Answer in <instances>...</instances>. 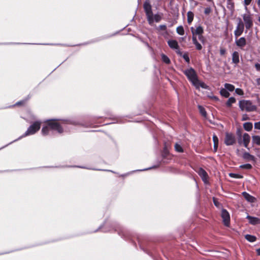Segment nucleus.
Here are the masks:
<instances>
[{
  "mask_svg": "<svg viewBox=\"0 0 260 260\" xmlns=\"http://www.w3.org/2000/svg\"><path fill=\"white\" fill-rule=\"evenodd\" d=\"M242 19L238 18V22L237 23L235 30H234V35L237 38L240 36L246 29V32L251 28L253 25V19L252 15L248 11L247 13L242 15Z\"/></svg>",
  "mask_w": 260,
  "mask_h": 260,
  "instance_id": "f257e3e1",
  "label": "nucleus"
},
{
  "mask_svg": "<svg viewBox=\"0 0 260 260\" xmlns=\"http://www.w3.org/2000/svg\"><path fill=\"white\" fill-rule=\"evenodd\" d=\"M46 122L47 125L43 126L42 129V134L44 136L50 134L51 131H56L58 133L61 134L63 132V128L61 126V123L64 122V120L61 121L60 123L58 120L55 119L48 120Z\"/></svg>",
  "mask_w": 260,
  "mask_h": 260,
  "instance_id": "f03ea898",
  "label": "nucleus"
},
{
  "mask_svg": "<svg viewBox=\"0 0 260 260\" xmlns=\"http://www.w3.org/2000/svg\"><path fill=\"white\" fill-rule=\"evenodd\" d=\"M239 107L242 111L251 112L255 111L256 106L252 104L250 101L242 100L239 103Z\"/></svg>",
  "mask_w": 260,
  "mask_h": 260,
  "instance_id": "7ed1b4c3",
  "label": "nucleus"
},
{
  "mask_svg": "<svg viewBox=\"0 0 260 260\" xmlns=\"http://www.w3.org/2000/svg\"><path fill=\"white\" fill-rule=\"evenodd\" d=\"M41 124V122L40 121H37L34 122L31 125H30L29 126L27 131L24 134V135L21 137H20L19 139L24 137L35 134L37 132H38L40 129Z\"/></svg>",
  "mask_w": 260,
  "mask_h": 260,
  "instance_id": "20e7f679",
  "label": "nucleus"
},
{
  "mask_svg": "<svg viewBox=\"0 0 260 260\" xmlns=\"http://www.w3.org/2000/svg\"><path fill=\"white\" fill-rule=\"evenodd\" d=\"M144 9L149 23L151 24L153 22V15L152 11L151 6L149 2H146L144 3Z\"/></svg>",
  "mask_w": 260,
  "mask_h": 260,
  "instance_id": "39448f33",
  "label": "nucleus"
},
{
  "mask_svg": "<svg viewBox=\"0 0 260 260\" xmlns=\"http://www.w3.org/2000/svg\"><path fill=\"white\" fill-rule=\"evenodd\" d=\"M184 73L192 84L193 83H196L198 79L196 73L192 68H190L189 69L184 71Z\"/></svg>",
  "mask_w": 260,
  "mask_h": 260,
  "instance_id": "423d86ee",
  "label": "nucleus"
},
{
  "mask_svg": "<svg viewBox=\"0 0 260 260\" xmlns=\"http://www.w3.org/2000/svg\"><path fill=\"white\" fill-rule=\"evenodd\" d=\"M236 142V139L235 136L229 133H225V137L224 139V143L227 146L232 145L235 144Z\"/></svg>",
  "mask_w": 260,
  "mask_h": 260,
  "instance_id": "0eeeda50",
  "label": "nucleus"
},
{
  "mask_svg": "<svg viewBox=\"0 0 260 260\" xmlns=\"http://www.w3.org/2000/svg\"><path fill=\"white\" fill-rule=\"evenodd\" d=\"M221 217L223 220L224 224L226 226H229L230 221V217L229 212L225 209H223L221 212Z\"/></svg>",
  "mask_w": 260,
  "mask_h": 260,
  "instance_id": "6e6552de",
  "label": "nucleus"
},
{
  "mask_svg": "<svg viewBox=\"0 0 260 260\" xmlns=\"http://www.w3.org/2000/svg\"><path fill=\"white\" fill-rule=\"evenodd\" d=\"M197 172L199 175L202 178L203 181L207 183L208 178L207 172L202 168H199Z\"/></svg>",
  "mask_w": 260,
  "mask_h": 260,
  "instance_id": "1a4fd4ad",
  "label": "nucleus"
},
{
  "mask_svg": "<svg viewBox=\"0 0 260 260\" xmlns=\"http://www.w3.org/2000/svg\"><path fill=\"white\" fill-rule=\"evenodd\" d=\"M235 43L238 47L242 48L246 44V39L244 37H241L239 39L236 40Z\"/></svg>",
  "mask_w": 260,
  "mask_h": 260,
  "instance_id": "9d476101",
  "label": "nucleus"
},
{
  "mask_svg": "<svg viewBox=\"0 0 260 260\" xmlns=\"http://www.w3.org/2000/svg\"><path fill=\"white\" fill-rule=\"evenodd\" d=\"M242 140L244 146L246 148H247L250 141L249 135L247 133H244L242 136Z\"/></svg>",
  "mask_w": 260,
  "mask_h": 260,
  "instance_id": "9b49d317",
  "label": "nucleus"
},
{
  "mask_svg": "<svg viewBox=\"0 0 260 260\" xmlns=\"http://www.w3.org/2000/svg\"><path fill=\"white\" fill-rule=\"evenodd\" d=\"M246 218L248 219L249 222L252 225H255L260 223V219L257 217L247 215Z\"/></svg>",
  "mask_w": 260,
  "mask_h": 260,
  "instance_id": "f8f14e48",
  "label": "nucleus"
},
{
  "mask_svg": "<svg viewBox=\"0 0 260 260\" xmlns=\"http://www.w3.org/2000/svg\"><path fill=\"white\" fill-rule=\"evenodd\" d=\"M243 157L244 159L248 161H255V157L248 152H244L243 154Z\"/></svg>",
  "mask_w": 260,
  "mask_h": 260,
  "instance_id": "ddd939ff",
  "label": "nucleus"
},
{
  "mask_svg": "<svg viewBox=\"0 0 260 260\" xmlns=\"http://www.w3.org/2000/svg\"><path fill=\"white\" fill-rule=\"evenodd\" d=\"M192 34L194 33V35H200L203 33V28L201 26H199L194 29L193 27L191 28Z\"/></svg>",
  "mask_w": 260,
  "mask_h": 260,
  "instance_id": "4468645a",
  "label": "nucleus"
},
{
  "mask_svg": "<svg viewBox=\"0 0 260 260\" xmlns=\"http://www.w3.org/2000/svg\"><path fill=\"white\" fill-rule=\"evenodd\" d=\"M192 42L195 45L196 49L198 50H201L202 49V45L198 42L197 37L194 33L192 34Z\"/></svg>",
  "mask_w": 260,
  "mask_h": 260,
  "instance_id": "2eb2a0df",
  "label": "nucleus"
},
{
  "mask_svg": "<svg viewBox=\"0 0 260 260\" xmlns=\"http://www.w3.org/2000/svg\"><path fill=\"white\" fill-rule=\"evenodd\" d=\"M193 85L197 88H199L200 87H202L204 89H207L208 86L205 84L204 82H200L198 79L197 80V82L193 83Z\"/></svg>",
  "mask_w": 260,
  "mask_h": 260,
  "instance_id": "dca6fc26",
  "label": "nucleus"
},
{
  "mask_svg": "<svg viewBox=\"0 0 260 260\" xmlns=\"http://www.w3.org/2000/svg\"><path fill=\"white\" fill-rule=\"evenodd\" d=\"M168 44L170 47L172 49H177L179 48L178 43L175 40H169L168 41Z\"/></svg>",
  "mask_w": 260,
  "mask_h": 260,
  "instance_id": "f3484780",
  "label": "nucleus"
},
{
  "mask_svg": "<svg viewBox=\"0 0 260 260\" xmlns=\"http://www.w3.org/2000/svg\"><path fill=\"white\" fill-rule=\"evenodd\" d=\"M232 61L237 64L239 62V54L237 51H234L232 54Z\"/></svg>",
  "mask_w": 260,
  "mask_h": 260,
  "instance_id": "a211bd4d",
  "label": "nucleus"
},
{
  "mask_svg": "<svg viewBox=\"0 0 260 260\" xmlns=\"http://www.w3.org/2000/svg\"><path fill=\"white\" fill-rule=\"evenodd\" d=\"M243 197L248 202H254V198L248 194V193L246 192H243L242 193Z\"/></svg>",
  "mask_w": 260,
  "mask_h": 260,
  "instance_id": "6ab92c4d",
  "label": "nucleus"
},
{
  "mask_svg": "<svg viewBox=\"0 0 260 260\" xmlns=\"http://www.w3.org/2000/svg\"><path fill=\"white\" fill-rule=\"evenodd\" d=\"M253 125L251 122H245L243 124V127L246 131L249 132L252 128Z\"/></svg>",
  "mask_w": 260,
  "mask_h": 260,
  "instance_id": "aec40b11",
  "label": "nucleus"
},
{
  "mask_svg": "<svg viewBox=\"0 0 260 260\" xmlns=\"http://www.w3.org/2000/svg\"><path fill=\"white\" fill-rule=\"evenodd\" d=\"M187 22L189 24H190L193 19L194 14L192 12L189 11L187 13Z\"/></svg>",
  "mask_w": 260,
  "mask_h": 260,
  "instance_id": "412c9836",
  "label": "nucleus"
},
{
  "mask_svg": "<svg viewBox=\"0 0 260 260\" xmlns=\"http://www.w3.org/2000/svg\"><path fill=\"white\" fill-rule=\"evenodd\" d=\"M213 140L214 142V149L215 151H216L218 145V138L215 135L213 136Z\"/></svg>",
  "mask_w": 260,
  "mask_h": 260,
  "instance_id": "4be33fe9",
  "label": "nucleus"
},
{
  "mask_svg": "<svg viewBox=\"0 0 260 260\" xmlns=\"http://www.w3.org/2000/svg\"><path fill=\"white\" fill-rule=\"evenodd\" d=\"M245 238L247 241L250 242H254L256 239L255 236L248 234L245 236Z\"/></svg>",
  "mask_w": 260,
  "mask_h": 260,
  "instance_id": "5701e85b",
  "label": "nucleus"
},
{
  "mask_svg": "<svg viewBox=\"0 0 260 260\" xmlns=\"http://www.w3.org/2000/svg\"><path fill=\"white\" fill-rule=\"evenodd\" d=\"M221 95L225 98H228L230 96L229 91L225 88H222L220 90Z\"/></svg>",
  "mask_w": 260,
  "mask_h": 260,
  "instance_id": "b1692460",
  "label": "nucleus"
},
{
  "mask_svg": "<svg viewBox=\"0 0 260 260\" xmlns=\"http://www.w3.org/2000/svg\"><path fill=\"white\" fill-rule=\"evenodd\" d=\"M225 88L229 91H233L235 89V87L234 85L229 83H225L224 84Z\"/></svg>",
  "mask_w": 260,
  "mask_h": 260,
  "instance_id": "393cba45",
  "label": "nucleus"
},
{
  "mask_svg": "<svg viewBox=\"0 0 260 260\" xmlns=\"http://www.w3.org/2000/svg\"><path fill=\"white\" fill-rule=\"evenodd\" d=\"M252 141L253 143H255L258 145H260V136H254L252 137Z\"/></svg>",
  "mask_w": 260,
  "mask_h": 260,
  "instance_id": "a878e982",
  "label": "nucleus"
},
{
  "mask_svg": "<svg viewBox=\"0 0 260 260\" xmlns=\"http://www.w3.org/2000/svg\"><path fill=\"white\" fill-rule=\"evenodd\" d=\"M177 32L180 35H183L184 34V28L182 26H179L176 29Z\"/></svg>",
  "mask_w": 260,
  "mask_h": 260,
  "instance_id": "bb28decb",
  "label": "nucleus"
},
{
  "mask_svg": "<svg viewBox=\"0 0 260 260\" xmlns=\"http://www.w3.org/2000/svg\"><path fill=\"white\" fill-rule=\"evenodd\" d=\"M161 59L162 61L166 63L169 64L170 62V60L166 55L162 54H161Z\"/></svg>",
  "mask_w": 260,
  "mask_h": 260,
  "instance_id": "cd10ccee",
  "label": "nucleus"
},
{
  "mask_svg": "<svg viewBox=\"0 0 260 260\" xmlns=\"http://www.w3.org/2000/svg\"><path fill=\"white\" fill-rule=\"evenodd\" d=\"M198 108H199L200 112L202 114V115L205 117H206L207 114H206V112L205 109L201 106H199Z\"/></svg>",
  "mask_w": 260,
  "mask_h": 260,
  "instance_id": "c85d7f7f",
  "label": "nucleus"
},
{
  "mask_svg": "<svg viewBox=\"0 0 260 260\" xmlns=\"http://www.w3.org/2000/svg\"><path fill=\"white\" fill-rule=\"evenodd\" d=\"M235 102L236 100L234 98H230L226 103V105L230 107L232 105V104L235 103Z\"/></svg>",
  "mask_w": 260,
  "mask_h": 260,
  "instance_id": "c756f323",
  "label": "nucleus"
},
{
  "mask_svg": "<svg viewBox=\"0 0 260 260\" xmlns=\"http://www.w3.org/2000/svg\"><path fill=\"white\" fill-rule=\"evenodd\" d=\"M251 1H252V0H244V8H245V10L246 11H248L247 6L251 3Z\"/></svg>",
  "mask_w": 260,
  "mask_h": 260,
  "instance_id": "7c9ffc66",
  "label": "nucleus"
},
{
  "mask_svg": "<svg viewBox=\"0 0 260 260\" xmlns=\"http://www.w3.org/2000/svg\"><path fill=\"white\" fill-rule=\"evenodd\" d=\"M175 150L177 152H183V149H182V147L181 146V145H179V144H176L175 145Z\"/></svg>",
  "mask_w": 260,
  "mask_h": 260,
  "instance_id": "2f4dec72",
  "label": "nucleus"
},
{
  "mask_svg": "<svg viewBox=\"0 0 260 260\" xmlns=\"http://www.w3.org/2000/svg\"><path fill=\"white\" fill-rule=\"evenodd\" d=\"M240 168L242 169H250L252 168V166L250 164H247L245 165H242L240 166Z\"/></svg>",
  "mask_w": 260,
  "mask_h": 260,
  "instance_id": "473e14b6",
  "label": "nucleus"
},
{
  "mask_svg": "<svg viewBox=\"0 0 260 260\" xmlns=\"http://www.w3.org/2000/svg\"><path fill=\"white\" fill-rule=\"evenodd\" d=\"M228 3V7L229 9H233L234 8V3L233 1L227 2Z\"/></svg>",
  "mask_w": 260,
  "mask_h": 260,
  "instance_id": "72a5a7b5",
  "label": "nucleus"
},
{
  "mask_svg": "<svg viewBox=\"0 0 260 260\" xmlns=\"http://www.w3.org/2000/svg\"><path fill=\"white\" fill-rule=\"evenodd\" d=\"M235 92L240 95H242L244 94L243 91L240 88H237L235 90Z\"/></svg>",
  "mask_w": 260,
  "mask_h": 260,
  "instance_id": "f704fd0d",
  "label": "nucleus"
},
{
  "mask_svg": "<svg viewBox=\"0 0 260 260\" xmlns=\"http://www.w3.org/2000/svg\"><path fill=\"white\" fill-rule=\"evenodd\" d=\"M161 19V17L158 15L153 16V21L159 22Z\"/></svg>",
  "mask_w": 260,
  "mask_h": 260,
  "instance_id": "c9c22d12",
  "label": "nucleus"
},
{
  "mask_svg": "<svg viewBox=\"0 0 260 260\" xmlns=\"http://www.w3.org/2000/svg\"><path fill=\"white\" fill-rule=\"evenodd\" d=\"M230 176L233 178H242V176L236 174H233V173L230 174Z\"/></svg>",
  "mask_w": 260,
  "mask_h": 260,
  "instance_id": "e433bc0d",
  "label": "nucleus"
},
{
  "mask_svg": "<svg viewBox=\"0 0 260 260\" xmlns=\"http://www.w3.org/2000/svg\"><path fill=\"white\" fill-rule=\"evenodd\" d=\"M254 128L260 129V121L254 123Z\"/></svg>",
  "mask_w": 260,
  "mask_h": 260,
  "instance_id": "4c0bfd02",
  "label": "nucleus"
},
{
  "mask_svg": "<svg viewBox=\"0 0 260 260\" xmlns=\"http://www.w3.org/2000/svg\"><path fill=\"white\" fill-rule=\"evenodd\" d=\"M159 28L162 30H166L167 28V26L165 25H160L159 26Z\"/></svg>",
  "mask_w": 260,
  "mask_h": 260,
  "instance_id": "58836bf2",
  "label": "nucleus"
},
{
  "mask_svg": "<svg viewBox=\"0 0 260 260\" xmlns=\"http://www.w3.org/2000/svg\"><path fill=\"white\" fill-rule=\"evenodd\" d=\"M249 118H248V116L246 115V114H244L242 116V121H245V120H248Z\"/></svg>",
  "mask_w": 260,
  "mask_h": 260,
  "instance_id": "ea45409f",
  "label": "nucleus"
},
{
  "mask_svg": "<svg viewBox=\"0 0 260 260\" xmlns=\"http://www.w3.org/2000/svg\"><path fill=\"white\" fill-rule=\"evenodd\" d=\"M198 38L203 43L204 42V37L203 36L202 34V35H199V37H198Z\"/></svg>",
  "mask_w": 260,
  "mask_h": 260,
  "instance_id": "a19ab883",
  "label": "nucleus"
},
{
  "mask_svg": "<svg viewBox=\"0 0 260 260\" xmlns=\"http://www.w3.org/2000/svg\"><path fill=\"white\" fill-rule=\"evenodd\" d=\"M183 58L185 60V61L187 62H189V57L187 55H184Z\"/></svg>",
  "mask_w": 260,
  "mask_h": 260,
  "instance_id": "79ce46f5",
  "label": "nucleus"
},
{
  "mask_svg": "<svg viewBox=\"0 0 260 260\" xmlns=\"http://www.w3.org/2000/svg\"><path fill=\"white\" fill-rule=\"evenodd\" d=\"M255 67L257 71H260V64L259 63H255Z\"/></svg>",
  "mask_w": 260,
  "mask_h": 260,
  "instance_id": "37998d69",
  "label": "nucleus"
},
{
  "mask_svg": "<svg viewBox=\"0 0 260 260\" xmlns=\"http://www.w3.org/2000/svg\"><path fill=\"white\" fill-rule=\"evenodd\" d=\"M225 52V50L223 49H220V53L221 55H224Z\"/></svg>",
  "mask_w": 260,
  "mask_h": 260,
  "instance_id": "c03bdc74",
  "label": "nucleus"
},
{
  "mask_svg": "<svg viewBox=\"0 0 260 260\" xmlns=\"http://www.w3.org/2000/svg\"><path fill=\"white\" fill-rule=\"evenodd\" d=\"M210 9H209V8H207V9H205V13L206 14H208V13L210 12Z\"/></svg>",
  "mask_w": 260,
  "mask_h": 260,
  "instance_id": "a18cd8bd",
  "label": "nucleus"
},
{
  "mask_svg": "<svg viewBox=\"0 0 260 260\" xmlns=\"http://www.w3.org/2000/svg\"><path fill=\"white\" fill-rule=\"evenodd\" d=\"M23 103H24V101L18 102L16 103V105L19 106V105H21Z\"/></svg>",
  "mask_w": 260,
  "mask_h": 260,
  "instance_id": "49530a36",
  "label": "nucleus"
},
{
  "mask_svg": "<svg viewBox=\"0 0 260 260\" xmlns=\"http://www.w3.org/2000/svg\"><path fill=\"white\" fill-rule=\"evenodd\" d=\"M256 83L258 85H260V78L256 79Z\"/></svg>",
  "mask_w": 260,
  "mask_h": 260,
  "instance_id": "de8ad7c7",
  "label": "nucleus"
},
{
  "mask_svg": "<svg viewBox=\"0 0 260 260\" xmlns=\"http://www.w3.org/2000/svg\"><path fill=\"white\" fill-rule=\"evenodd\" d=\"M256 251L257 254L260 255V248L257 249Z\"/></svg>",
  "mask_w": 260,
  "mask_h": 260,
  "instance_id": "09e8293b",
  "label": "nucleus"
},
{
  "mask_svg": "<svg viewBox=\"0 0 260 260\" xmlns=\"http://www.w3.org/2000/svg\"><path fill=\"white\" fill-rule=\"evenodd\" d=\"M214 203L216 206H218V203L216 201H215V199H214Z\"/></svg>",
  "mask_w": 260,
  "mask_h": 260,
  "instance_id": "8fccbe9b",
  "label": "nucleus"
},
{
  "mask_svg": "<svg viewBox=\"0 0 260 260\" xmlns=\"http://www.w3.org/2000/svg\"><path fill=\"white\" fill-rule=\"evenodd\" d=\"M151 168H147V169H145L142 170L141 171L148 170L150 169H151Z\"/></svg>",
  "mask_w": 260,
  "mask_h": 260,
  "instance_id": "3c124183",
  "label": "nucleus"
},
{
  "mask_svg": "<svg viewBox=\"0 0 260 260\" xmlns=\"http://www.w3.org/2000/svg\"><path fill=\"white\" fill-rule=\"evenodd\" d=\"M257 5L260 6V0L257 1Z\"/></svg>",
  "mask_w": 260,
  "mask_h": 260,
  "instance_id": "603ef678",
  "label": "nucleus"
},
{
  "mask_svg": "<svg viewBox=\"0 0 260 260\" xmlns=\"http://www.w3.org/2000/svg\"><path fill=\"white\" fill-rule=\"evenodd\" d=\"M213 98L214 100H218V99L217 97H216V96H213Z\"/></svg>",
  "mask_w": 260,
  "mask_h": 260,
  "instance_id": "864d4df0",
  "label": "nucleus"
},
{
  "mask_svg": "<svg viewBox=\"0 0 260 260\" xmlns=\"http://www.w3.org/2000/svg\"><path fill=\"white\" fill-rule=\"evenodd\" d=\"M238 136H239V137H242V136H241V134H240V133H239L238 134Z\"/></svg>",
  "mask_w": 260,
  "mask_h": 260,
  "instance_id": "5fc2aeb1",
  "label": "nucleus"
},
{
  "mask_svg": "<svg viewBox=\"0 0 260 260\" xmlns=\"http://www.w3.org/2000/svg\"><path fill=\"white\" fill-rule=\"evenodd\" d=\"M208 2H213V0H207Z\"/></svg>",
  "mask_w": 260,
  "mask_h": 260,
  "instance_id": "6e6d98bb",
  "label": "nucleus"
},
{
  "mask_svg": "<svg viewBox=\"0 0 260 260\" xmlns=\"http://www.w3.org/2000/svg\"><path fill=\"white\" fill-rule=\"evenodd\" d=\"M258 20L260 22V17L258 18Z\"/></svg>",
  "mask_w": 260,
  "mask_h": 260,
  "instance_id": "4d7b16f0",
  "label": "nucleus"
},
{
  "mask_svg": "<svg viewBox=\"0 0 260 260\" xmlns=\"http://www.w3.org/2000/svg\"><path fill=\"white\" fill-rule=\"evenodd\" d=\"M231 1H233L232 0H227V2H231Z\"/></svg>",
  "mask_w": 260,
  "mask_h": 260,
  "instance_id": "13d9d810",
  "label": "nucleus"
},
{
  "mask_svg": "<svg viewBox=\"0 0 260 260\" xmlns=\"http://www.w3.org/2000/svg\"><path fill=\"white\" fill-rule=\"evenodd\" d=\"M239 143H241V142H240V140H239Z\"/></svg>",
  "mask_w": 260,
  "mask_h": 260,
  "instance_id": "bf43d9fd",
  "label": "nucleus"
},
{
  "mask_svg": "<svg viewBox=\"0 0 260 260\" xmlns=\"http://www.w3.org/2000/svg\"><path fill=\"white\" fill-rule=\"evenodd\" d=\"M190 2L193 1V0H189Z\"/></svg>",
  "mask_w": 260,
  "mask_h": 260,
  "instance_id": "052dcab7",
  "label": "nucleus"
}]
</instances>
